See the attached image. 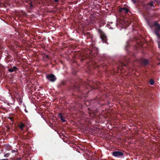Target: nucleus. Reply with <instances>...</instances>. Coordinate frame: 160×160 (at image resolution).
<instances>
[{"mask_svg":"<svg viewBox=\"0 0 160 160\" xmlns=\"http://www.w3.org/2000/svg\"><path fill=\"white\" fill-rule=\"evenodd\" d=\"M128 9L125 8H121L120 9V12L127 13L128 12Z\"/></svg>","mask_w":160,"mask_h":160,"instance_id":"obj_6","label":"nucleus"},{"mask_svg":"<svg viewBox=\"0 0 160 160\" xmlns=\"http://www.w3.org/2000/svg\"><path fill=\"white\" fill-rule=\"evenodd\" d=\"M144 61L145 62H147L148 61H146V60H145V61Z\"/></svg>","mask_w":160,"mask_h":160,"instance_id":"obj_18","label":"nucleus"},{"mask_svg":"<svg viewBox=\"0 0 160 160\" xmlns=\"http://www.w3.org/2000/svg\"><path fill=\"white\" fill-rule=\"evenodd\" d=\"M54 1L55 2H58V0H54Z\"/></svg>","mask_w":160,"mask_h":160,"instance_id":"obj_15","label":"nucleus"},{"mask_svg":"<svg viewBox=\"0 0 160 160\" xmlns=\"http://www.w3.org/2000/svg\"><path fill=\"white\" fill-rule=\"evenodd\" d=\"M46 57L48 59H49L48 56V55H46Z\"/></svg>","mask_w":160,"mask_h":160,"instance_id":"obj_17","label":"nucleus"},{"mask_svg":"<svg viewBox=\"0 0 160 160\" xmlns=\"http://www.w3.org/2000/svg\"><path fill=\"white\" fill-rule=\"evenodd\" d=\"M100 38L103 42L106 43L107 39L105 34L102 33H101Z\"/></svg>","mask_w":160,"mask_h":160,"instance_id":"obj_4","label":"nucleus"},{"mask_svg":"<svg viewBox=\"0 0 160 160\" xmlns=\"http://www.w3.org/2000/svg\"><path fill=\"white\" fill-rule=\"evenodd\" d=\"M150 83L151 85H153L154 84V80L152 79H151L150 81Z\"/></svg>","mask_w":160,"mask_h":160,"instance_id":"obj_9","label":"nucleus"},{"mask_svg":"<svg viewBox=\"0 0 160 160\" xmlns=\"http://www.w3.org/2000/svg\"><path fill=\"white\" fill-rule=\"evenodd\" d=\"M112 155L115 157H120L123 155V153L119 151H114L112 153Z\"/></svg>","mask_w":160,"mask_h":160,"instance_id":"obj_3","label":"nucleus"},{"mask_svg":"<svg viewBox=\"0 0 160 160\" xmlns=\"http://www.w3.org/2000/svg\"><path fill=\"white\" fill-rule=\"evenodd\" d=\"M158 47L159 48H160V42H159L158 43Z\"/></svg>","mask_w":160,"mask_h":160,"instance_id":"obj_13","label":"nucleus"},{"mask_svg":"<svg viewBox=\"0 0 160 160\" xmlns=\"http://www.w3.org/2000/svg\"><path fill=\"white\" fill-rule=\"evenodd\" d=\"M1 160H9L8 159H2Z\"/></svg>","mask_w":160,"mask_h":160,"instance_id":"obj_14","label":"nucleus"},{"mask_svg":"<svg viewBox=\"0 0 160 160\" xmlns=\"http://www.w3.org/2000/svg\"><path fill=\"white\" fill-rule=\"evenodd\" d=\"M154 26L155 28H156L155 33L158 38H160V36L158 33V32L159 31V30H160V26H159V24L157 23V22H155V23Z\"/></svg>","mask_w":160,"mask_h":160,"instance_id":"obj_1","label":"nucleus"},{"mask_svg":"<svg viewBox=\"0 0 160 160\" xmlns=\"http://www.w3.org/2000/svg\"><path fill=\"white\" fill-rule=\"evenodd\" d=\"M46 77L48 80L52 82L55 81L56 79L55 76L52 74L47 76Z\"/></svg>","mask_w":160,"mask_h":160,"instance_id":"obj_2","label":"nucleus"},{"mask_svg":"<svg viewBox=\"0 0 160 160\" xmlns=\"http://www.w3.org/2000/svg\"><path fill=\"white\" fill-rule=\"evenodd\" d=\"M24 126L25 125L23 123H21L19 125V127L22 130H23V128Z\"/></svg>","mask_w":160,"mask_h":160,"instance_id":"obj_8","label":"nucleus"},{"mask_svg":"<svg viewBox=\"0 0 160 160\" xmlns=\"http://www.w3.org/2000/svg\"><path fill=\"white\" fill-rule=\"evenodd\" d=\"M17 69V68L16 66H14L12 68L8 69V71L10 72H13L16 71Z\"/></svg>","mask_w":160,"mask_h":160,"instance_id":"obj_7","label":"nucleus"},{"mask_svg":"<svg viewBox=\"0 0 160 160\" xmlns=\"http://www.w3.org/2000/svg\"><path fill=\"white\" fill-rule=\"evenodd\" d=\"M10 153H7L4 155V157H8L10 155Z\"/></svg>","mask_w":160,"mask_h":160,"instance_id":"obj_10","label":"nucleus"},{"mask_svg":"<svg viewBox=\"0 0 160 160\" xmlns=\"http://www.w3.org/2000/svg\"><path fill=\"white\" fill-rule=\"evenodd\" d=\"M132 1L133 2H135V0H132Z\"/></svg>","mask_w":160,"mask_h":160,"instance_id":"obj_16","label":"nucleus"},{"mask_svg":"<svg viewBox=\"0 0 160 160\" xmlns=\"http://www.w3.org/2000/svg\"><path fill=\"white\" fill-rule=\"evenodd\" d=\"M95 52H94V51H89V53L90 54H93L94 53H95Z\"/></svg>","mask_w":160,"mask_h":160,"instance_id":"obj_11","label":"nucleus"},{"mask_svg":"<svg viewBox=\"0 0 160 160\" xmlns=\"http://www.w3.org/2000/svg\"><path fill=\"white\" fill-rule=\"evenodd\" d=\"M17 150H12L11 151V152L12 153H14L15 152H17Z\"/></svg>","mask_w":160,"mask_h":160,"instance_id":"obj_12","label":"nucleus"},{"mask_svg":"<svg viewBox=\"0 0 160 160\" xmlns=\"http://www.w3.org/2000/svg\"><path fill=\"white\" fill-rule=\"evenodd\" d=\"M58 116L63 122H65L66 121L65 118L63 117L62 114L59 113Z\"/></svg>","mask_w":160,"mask_h":160,"instance_id":"obj_5","label":"nucleus"}]
</instances>
